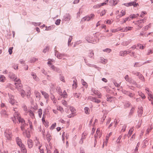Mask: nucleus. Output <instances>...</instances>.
I'll return each instance as SVG.
<instances>
[{"label":"nucleus","instance_id":"1","mask_svg":"<svg viewBox=\"0 0 153 153\" xmlns=\"http://www.w3.org/2000/svg\"><path fill=\"white\" fill-rule=\"evenodd\" d=\"M14 117V118L12 119L14 123L16 122V119H17L19 123H21L22 124L21 127L22 131H23L24 130L27 128L28 125L25 123V120L21 118L20 115L18 113L15 112Z\"/></svg>","mask_w":153,"mask_h":153},{"label":"nucleus","instance_id":"2","mask_svg":"<svg viewBox=\"0 0 153 153\" xmlns=\"http://www.w3.org/2000/svg\"><path fill=\"white\" fill-rule=\"evenodd\" d=\"M15 82V84L16 88L19 91H21L22 89V85L21 83L20 80L17 78H16L14 80Z\"/></svg>","mask_w":153,"mask_h":153},{"label":"nucleus","instance_id":"3","mask_svg":"<svg viewBox=\"0 0 153 153\" xmlns=\"http://www.w3.org/2000/svg\"><path fill=\"white\" fill-rule=\"evenodd\" d=\"M12 131L11 130L8 129L6 130L5 132V135L6 138L9 140H11L12 139Z\"/></svg>","mask_w":153,"mask_h":153},{"label":"nucleus","instance_id":"4","mask_svg":"<svg viewBox=\"0 0 153 153\" xmlns=\"http://www.w3.org/2000/svg\"><path fill=\"white\" fill-rule=\"evenodd\" d=\"M10 97L9 102L12 105H17V102L13 98V96L9 95Z\"/></svg>","mask_w":153,"mask_h":153},{"label":"nucleus","instance_id":"5","mask_svg":"<svg viewBox=\"0 0 153 153\" xmlns=\"http://www.w3.org/2000/svg\"><path fill=\"white\" fill-rule=\"evenodd\" d=\"M145 90L147 91L146 93L148 95V99L149 100H152L151 99L153 97L152 92L149 90L148 88H146Z\"/></svg>","mask_w":153,"mask_h":153},{"label":"nucleus","instance_id":"6","mask_svg":"<svg viewBox=\"0 0 153 153\" xmlns=\"http://www.w3.org/2000/svg\"><path fill=\"white\" fill-rule=\"evenodd\" d=\"M145 21L144 19H142L138 20L136 22V24L140 28L143 27L142 24L144 23Z\"/></svg>","mask_w":153,"mask_h":153},{"label":"nucleus","instance_id":"7","mask_svg":"<svg viewBox=\"0 0 153 153\" xmlns=\"http://www.w3.org/2000/svg\"><path fill=\"white\" fill-rule=\"evenodd\" d=\"M70 110L72 114L68 116L69 117H73L74 115V114L76 113V110L75 108L72 107H70Z\"/></svg>","mask_w":153,"mask_h":153},{"label":"nucleus","instance_id":"8","mask_svg":"<svg viewBox=\"0 0 153 153\" xmlns=\"http://www.w3.org/2000/svg\"><path fill=\"white\" fill-rule=\"evenodd\" d=\"M35 142L36 143V145L37 147H38V149H40V148H41L42 146V144L39 142V139L36 138V139L35 140Z\"/></svg>","mask_w":153,"mask_h":153},{"label":"nucleus","instance_id":"9","mask_svg":"<svg viewBox=\"0 0 153 153\" xmlns=\"http://www.w3.org/2000/svg\"><path fill=\"white\" fill-rule=\"evenodd\" d=\"M16 142L17 145L20 147H22L24 145L22 143L21 139L17 137L16 139Z\"/></svg>","mask_w":153,"mask_h":153},{"label":"nucleus","instance_id":"10","mask_svg":"<svg viewBox=\"0 0 153 153\" xmlns=\"http://www.w3.org/2000/svg\"><path fill=\"white\" fill-rule=\"evenodd\" d=\"M130 53L129 51H121L120 53V55L122 56H125L127 55V54Z\"/></svg>","mask_w":153,"mask_h":153},{"label":"nucleus","instance_id":"11","mask_svg":"<svg viewBox=\"0 0 153 153\" xmlns=\"http://www.w3.org/2000/svg\"><path fill=\"white\" fill-rule=\"evenodd\" d=\"M93 92L99 98H101L102 97V94L98 90H96L95 89H93L92 90Z\"/></svg>","mask_w":153,"mask_h":153},{"label":"nucleus","instance_id":"12","mask_svg":"<svg viewBox=\"0 0 153 153\" xmlns=\"http://www.w3.org/2000/svg\"><path fill=\"white\" fill-rule=\"evenodd\" d=\"M89 98L91 101L97 103H99L101 102L100 100H98L95 97H90Z\"/></svg>","mask_w":153,"mask_h":153},{"label":"nucleus","instance_id":"13","mask_svg":"<svg viewBox=\"0 0 153 153\" xmlns=\"http://www.w3.org/2000/svg\"><path fill=\"white\" fill-rule=\"evenodd\" d=\"M101 134L100 129L99 128L97 129L96 132V134L95 135V137H96L97 138H100L101 137Z\"/></svg>","mask_w":153,"mask_h":153},{"label":"nucleus","instance_id":"14","mask_svg":"<svg viewBox=\"0 0 153 153\" xmlns=\"http://www.w3.org/2000/svg\"><path fill=\"white\" fill-rule=\"evenodd\" d=\"M1 116L4 117H8V114L5 110H2L1 112Z\"/></svg>","mask_w":153,"mask_h":153},{"label":"nucleus","instance_id":"15","mask_svg":"<svg viewBox=\"0 0 153 153\" xmlns=\"http://www.w3.org/2000/svg\"><path fill=\"white\" fill-rule=\"evenodd\" d=\"M34 94L36 97L37 98V99L39 100L40 98V93L37 91H34Z\"/></svg>","mask_w":153,"mask_h":153},{"label":"nucleus","instance_id":"16","mask_svg":"<svg viewBox=\"0 0 153 153\" xmlns=\"http://www.w3.org/2000/svg\"><path fill=\"white\" fill-rule=\"evenodd\" d=\"M23 134L24 135L26 136L28 138L30 137V132L27 130L23 131Z\"/></svg>","mask_w":153,"mask_h":153},{"label":"nucleus","instance_id":"17","mask_svg":"<svg viewBox=\"0 0 153 153\" xmlns=\"http://www.w3.org/2000/svg\"><path fill=\"white\" fill-rule=\"evenodd\" d=\"M143 113V108L142 107H140L138 108V115L140 116H142Z\"/></svg>","mask_w":153,"mask_h":153},{"label":"nucleus","instance_id":"18","mask_svg":"<svg viewBox=\"0 0 153 153\" xmlns=\"http://www.w3.org/2000/svg\"><path fill=\"white\" fill-rule=\"evenodd\" d=\"M27 144L29 148H31L32 147L33 144L32 140L29 139L27 140Z\"/></svg>","mask_w":153,"mask_h":153},{"label":"nucleus","instance_id":"19","mask_svg":"<svg viewBox=\"0 0 153 153\" xmlns=\"http://www.w3.org/2000/svg\"><path fill=\"white\" fill-rule=\"evenodd\" d=\"M31 75L33 76V78L36 81H38L39 80V78L36 75L35 73L32 72L31 73Z\"/></svg>","mask_w":153,"mask_h":153},{"label":"nucleus","instance_id":"20","mask_svg":"<svg viewBox=\"0 0 153 153\" xmlns=\"http://www.w3.org/2000/svg\"><path fill=\"white\" fill-rule=\"evenodd\" d=\"M41 93L42 95H43L44 97H45V98L46 99H47L49 98V95L48 94V93H46V92L45 91H41Z\"/></svg>","mask_w":153,"mask_h":153},{"label":"nucleus","instance_id":"21","mask_svg":"<svg viewBox=\"0 0 153 153\" xmlns=\"http://www.w3.org/2000/svg\"><path fill=\"white\" fill-rule=\"evenodd\" d=\"M46 136L47 140L48 142H49L51 139V137L49 132H47Z\"/></svg>","mask_w":153,"mask_h":153},{"label":"nucleus","instance_id":"22","mask_svg":"<svg viewBox=\"0 0 153 153\" xmlns=\"http://www.w3.org/2000/svg\"><path fill=\"white\" fill-rule=\"evenodd\" d=\"M71 18L70 15L69 14H67L65 16V18L64 19L65 21H68Z\"/></svg>","mask_w":153,"mask_h":153},{"label":"nucleus","instance_id":"23","mask_svg":"<svg viewBox=\"0 0 153 153\" xmlns=\"http://www.w3.org/2000/svg\"><path fill=\"white\" fill-rule=\"evenodd\" d=\"M152 127L151 126L149 125L148 128L146 131V134H148L149 132L152 130Z\"/></svg>","mask_w":153,"mask_h":153},{"label":"nucleus","instance_id":"24","mask_svg":"<svg viewBox=\"0 0 153 153\" xmlns=\"http://www.w3.org/2000/svg\"><path fill=\"white\" fill-rule=\"evenodd\" d=\"M90 19H91V18H90V17L86 16L84 18H83L82 19V21H88Z\"/></svg>","mask_w":153,"mask_h":153},{"label":"nucleus","instance_id":"25","mask_svg":"<svg viewBox=\"0 0 153 153\" xmlns=\"http://www.w3.org/2000/svg\"><path fill=\"white\" fill-rule=\"evenodd\" d=\"M106 4V2H104L100 4H97L96 5H95L94 7L97 8H99L101 6H103V5H105Z\"/></svg>","mask_w":153,"mask_h":153},{"label":"nucleus","instance_id":"26","mask_svg":"<svg viewBox=\"0 0 153 153\" xmlns=\"http://www.w3.org/2000/svg\"><path fill=\"white\" fill-rule=\"evenodd\" d=\"M111 31L112 33H115L119 31H121V28L119 27L116 29H112L111 30Z\"/></svg>","mask_w":153,"mask_h":153},{"label":"nucleus","instance_id":"27","mask_svg":"<svg viewBox=\"0 0 153 153\" xmlns=\"http://www.w3.org/2000/svg\"><path fill=\"white\" fill-rule=\"evenodd\" d=\"M6 80L5 77L2 75H0V81L1 82H4Z\"/></svg>","mask_w":153,"mask_h":153},{"label":"nucleus","instance_id":"28","mask_svg":"<svg viewBox=\"0 0 153 153\" xmlns=\"http://www.w3.org/2000/svg\"><path fill=\"white\" fill-rule=\"evenodd\" d=\"M51 68L54 71H56L57 72H59L60 70L59 69L55 67L54 65H51Z\"/></svg>","mask_w":153,"mask_h":153},{"label":"nucleus","instance_id":"29","mask_svg":"<svg viewBox=\"0 0 153 153\" xmlns=\"http://www.w3.org/2000/svg\"><path fill=\"white\" fill-rule=\"evenodd\" d=\"M60 95L62 96L63 98H66L67 97V94L65 91H64L62 93V94Z\"/></svg>","mask_w":153,"mask_h":153},{"label":"nucleus","instance_id":"30","mask_svg":"<svg viewBox=\"0 0 153 153\" xmlns=\"http://www.w3.org/2000/svg\"><path fill=\"white\" fill-rule=\"evenodd\" d=\"M38 113L39 117L41 118L42 113V110L41 109H39L38 110Z\"/></svg>","mask_w":153,"mask_h":153},{"label":"nucleus","instance_id":"31","mask_svg":"<svg viewBox=\"0 0 153 153\" xmlns=\"http://www.w3.org/2000/svg\"><path fill=\"white\" fill-rule=\"evenodd\" d=\"M134 129L133 127L131 128L128 131V135L130 137L132 133V132L134 131Z\"/></svg>","mask_w":153,"mask_h":153},{"label":"nucleus","instance_id":"32","mask_svg":"<svg viewBox=\"0 0 153 153\" xmlns=\"http://www.w3.org/2000/svg\"><path fill=\"white\" fill-rule=\"evenodd\" d=\"M57 54V57L59 59H61L64 56V55L62 54L57 53L56 54V56Z\"/></svg>","mask_w":153,"mask_h":153},{"label":"nucleus","instance_id":"33","mask_svg":"<svg viewBox=\"0 0 153 153\" xmlns=\"http://www.w3.org/2000/svg\"><path fill=\"white\" fill-rule=\"evenodd\" d=\"M85 112V114H89L90 110L88 108L85 107L84 109Z\"/></svg>","mask_w":153,"mask_h":153},{"label":"nucleus","instance_id":"34","mask_svg":"<svg viewBox=\"0 0 153 153\" xmlns=\"http://www.w3.org/2000/svg\"><path fill=\"white\" fill-rule=\"evenodd\" d=\"M138 94L139 96H140L142 98L145 99L146 98V97L142 93V92L141 91H139L138 92Z\"/></svg>","mask_w":153,"mask_h":153},{"label":"nucleus","instance_id":"35","mask_svg":"<svg viewBox=\"0 0 153 153\" xmlns=\"http://www.w3.org/2000/svg\"><path fill=\"white\" fill-rule=\"evenodd\" d=\"M20 92V93L21 94V96L23 97H24L25 96V92L24 90L23 89L21 90V91H19Z\"/></svg>","mask_w":153,"mask_h":153},{"label":"nucleus","instance_id":"36","mask_svg":"<svg viewBox=\"0 0 153 153\" xmlns=\"http://www.w3.org/2000/svg\"><path fill=\"white\" fill-rule=\"evenodd\" d=\"M107 99V101L109 102H111L113 100V98L112 97L109 96H108Z\"/></svg>","mask_w":153,"mask_h":153},{"label":"nucleus","instance_id":"37","mask_svg":"<svg viewBox=\"0 0 153 153\" xmlns=\"http://www.w3.org/2000/svg\"><path fill=\"white\" fill-rule=\"evenodd\" d=\"M31 94V90L30 89L27 91L26 94V95L27 98H29L30 97V94Z\"/></svg>","mask_w":153,"mask_h":153},{"label":"nucleus","instance_id":"38","mask_svg":"<svg viewBox=\"0 0 153 153\" xmlns=\"http://www.w3.org/2000/svg\"><path fill=\"white\" fill-rule=\"evenodd\" d=\"M21 148V151L23 153H27V151L25 149L24 145L22 147H20Z\"/></svg>","mask_w":153,"mask_h":153},{"label":"nucleus","instance_id":"39","mask_svg":"<svg viewBox=\"0 0 153 153\" xmlns=\"http://www.w3.org/2000/svg\"><path fill=\"white\" fill-rule=\"evenodd\" d=\"M87 135V134L86 133H83L82 134V138L81 139V140H82V143H83V139H84L86 138V135Z\"/></svg>","mask_w":153,"mask_h":153},{"label":"nucleus","instance_id":"40","mask_svg":"<svg viewBox=\"0 0 153 153\" xmlns=\"http://www.w3.org/2000/svg\"><path fill=\"white\" fill-rule=\"evenodd\" d=\"M121 31L122 32H127L128 31V29L127 27H124L122 28H121Z\"/></svg>","mask_w":153,"mask_h":153},{"label":"nucleus","instance_id":"41","mask_svg":"<svg viewBox=\"0 0 153 153\" xmlns=\"http://www.w3.org/2000/svg\"><path fill=\"white\" fill-rule=\"evenodd\" d=\"M56 90L57 91L58 94L60 95L61 94H62V90L60 88L57 87V88L56 89Z\"/></svg>","mask_w":153,"mask_h":153},{"label":"nucleus","instance_id":"42","mask_svg":"<svg viewBox=\"0 0 153 153\" xmlns=\"http://www.w3.org/2000/svg\"><path fill=\"white\" fill-rule=\"evenodd\" d=\"M130 4V6L133 5L134 7H136L137 5H138V3H136L135 2H131Z\"/></svg>","mask_w":153,"mask_h":153},{"label":"nucleus","instance_id":"43","mask_svg":"<svg viewBox=\"0 0 153 153\" xmlns=\"http://www.w3.org/2000/svg\"><path fill=\"white\" fill-rule=\"evenodd\" d=\"M56 126V123H54L51 126V127L50 128V129L51 130H53V129H54L55 127Z\"/></svg>","mask_w":153,"mask_h":153},{"label":"nucleus","instance_id":"44","mask_svg":"<svg viewBox=\"0 0 153 153\" xmlns=\"http://www.w3.org/2000/svg\"><path fill=\"white\" fill-rule=\"evenodd\" d=\"M57 110L59 111H61V113H62L64 111L63 108L60 106H59V107H57Z\"/></svg>","mask_w":153,"mask_h":153},{"label":"nucleus","instance_id":"45","mask_svg":"<svg viewBox=\"0 0 153 153\" xmlns=\"http://www.w3.org/2000/svg\"><path fill=\"white\" fill-rule=\"evenodd\" d=\"M22 107H23V110L25 112H26V113H27V112H28L27 108L26 106V105H23Z\"/></svg>","mask_w":153,"mask_h":153},{"label":"nucleus","instance_id":"46","mask_svg":"<svg viewBox=\"0 0 153 153\" xmlns=\"http://www.w3.org/2000/svg\"><path fill=\"white\" fill-rule=\"evenodd\" d=\"M138 48H139L140 49H144V47L141 44H138L137 45V46Z\"/></svg>","mask_w":153,"mask_h":153},{"label":"nucleus","instance_id":"47","mask_svg":"<svg viewBox=\"0 0 153 153\" xmlns=\"http://www.w3.org/2000/svg\"><path fill=\"white\" fill-rule=\"evenodd\" d=\"M137 17V16H136V15H135L134 14H131L129 16V17L132 19L135 18Z\"/></svg>","mask_w":153,"mask_h":153},{"label":"nucleus","instance_id":"48","mask_svg":"<svg viewBox=\"0 0 153 153\" xmlns=\"http://www.w3.org/2000/svg\"><path fill=\"white\" fill-rule=\"evenodd\" d=\"M61 21V20L60 19H58L56 21L55 23L56 25H59L60 24Z\"/></svg>","mask_w":153,"mask_h":153},{"label":"nucleus","instance_id":"49","mask_svg":"<svg viewBox=\"0 0 153 153\" xmlns=\"http://www.w3.org/2000/svg\"><path fill=\"white\" fill-rule=\"evenodd\" d=\"M62 103L65 106H66L68 104L67 102L64 100H62Z\"/></svg>","mask_w":153,"mask_h":153},{"label":"nucleus","instance_id":"50","mask_svg":"<svg viewBox=\"0 0 153 153\" xmlns=\"http://www.w3.org/2000/svg\"><path fill=\"white\" fill-rule=\"evenodd\" d=\"M49 50V47H47L45 49H44L43 51V52L45 53L47 52Z\"/></svg>","mask_w":153,"mask_h":153},{"label":"nucleus","instance_id":"51","mask_svg":"<svg viewBox=\"0 0 153 153\" xmlns=\"http://www.w3.org/2000/svg\"><path fill=\"white\" fill-rule=\"evenodd\" d=\"M13 48V47H10L9 49L8 52L10 54H11L13 52L12 50Z\"/></svg>","mask_w":153,"mask_h":153},{"label":"nucleus","instance_id":"52","mask_svg":"<svg viewBox=\"0 0 153 153\" xmlns=\"http://www.w3.org/2000/svg\"><path fill=\"white\" fill-rule=\"evenodd\" d=\"M43 123L45 127H48V122L47 121Z\"/></svg>","mask_w":153,"mask_h":153},{"label":"nucleus","instance_id":"53","mask_svg":"<svg viewBox=\"0 0 153 153\" xmlns=\"http://www.w3.org/2000/svg\"><path fill=\"white\" fill-rule=\"evenodd\" d=\"M94 55V53L92 51H91L88 54V56L90 57H92Z\"/></svg>","mask_w":153,"mask_h":153},{"label":"nucleus","instance_id":"54","mask_svg":"<svg viewBox=\"0 0 153 153\" xmlns=\"http://www.w3.org/2000/svg\"><path fill=\"white\" fill-rule=\"evenodd\" d=\"M73 88H76L77 87V83L75 81H74V84L73 85Z\"/></svg>","mask_w":153,"mask_h":153},{"label":"nucleus","instance_id":"55","mask_svg":"<svg viewBox=\"0 0 153 153\" xmlns=\"http://www.w3.org/2000/svg\"><path fill=\"white\" fill-rule=\"evenodd\" d=\"M146 14V12L145 11L142 12L140 16L141 17H143L144 16V15Z\"/></svg>","mask_w":153,"mask_h":153},{"label":"nucleus","instance_id":"56","mask_svg":"<svg viewBox=\"0 0 153 153\" xmlns=\"http://www.w3.org/2000/svg\"><path fill=\"white\" fill-rule=\"evenodd\" d=\"M29 115H30L32 117H33L34 115V114L33 113L32 111L30 110L29 111Z\"/></svg>","mask_w":153,"mask_h":153},{"label":"nucleus","instance_id":"57","mask_svg":"<svg viewBox=\"0 0 153 153\" xmlns=\"http://www.w3.org/2000/svg\"><path fill=\"white\" fill-rule=\"evenodd\" d=\"M152 53H153V49L149 50L147 53V54L149 55Z\"/></svg>","mask_w":153,"mask_h":153},{"label":"nucleus","instance_id":"58","mask_svg":"<svg viewBox=\"0 0 153 153\" xmlns=\"http://www.w3.org/2000/svg\"><path fill=\"white\" fill-rule=\"evenodd\" d=\"M114 122L115 123V127H116L117 125V124L119 122L118 120H117V119H115Z\"/></svg>","mask_w":153,"mask_h":153},{"label":"nucleus","instance_id":"59","mask_svg":"<svg viewBox=\"0 0 153 153\" xmlns=\"http://www.w3.org/2000/svg\"><path fill=\"white\" fill-rule=\"evenodd\" d=\"M53 62V60L52 59H49L48 62V64L51 65L52 64V62Z\"/></svg>","mask_w":153,"mask_h":153},{"label":"nucleus","instance_id":"60","mask_svg":"<svg viewBox=\"0 0 153 153\" xmlns=\"http://www.w3.org/2000/svg\"><path fill=\"white\" fill-rule=\"evenodd\" d=\"M82 84L83 85H85V86H87V84L86 82H85L84 80L82 79Z\"/></svg>","mask_w":153,"mask_h":153},{"label":"nucleus","instance_id":"61","mask_svg":"<svg viewBox=\"0 0 153 153\" xmlns=\"http://www.w3.org/2000/svg\"><path fill=\"white\" fill-rule=\"evenodd\" d=\"M122 137V136H121V135L119 136V137H118L117 139V140L116 141H117V143H119L120 142V139H121Z\"/></svg>","mask_w":153,"mask_h":153},{"label":"nucleus","instance_id":"62","mask_svg":"<svg viewBox=\"0 0 153 153\" xmlns=\"http://www.w3.org/2000/svg\"><path fill=\"white\" fill-rule=\"evenodd\" d=\"M106 13V11L105 10H103L101 13L100 14L101 16H103Z\"/></svg>","mask_w":153,"mask_h":153},{"label":"nucleus","instance_id":"63","mask_svg":"<svg viewBox=\"0 0 153 153\" xmlns=\"http://www.w3.org/2000/svg\"><path fill=\"white\" fill-rule=\"evenodd\" d=\"M126 125H124L123 127V128L121 129V131L122 132H124L125 131V130L126 129Z\"/></svg>","mask_w":153,"mask_h":153},{"label":"nucleus","instance_id":"64","mask_svg":"<svg viewBox=\"0 0 153 153\" xmlns=\"http://www.w3.org/2000/svg\"><path fill=\"white\" fill-rule=\"evenodd\" d=\"M151 26V25L150 24H149V25H147L145 27V29L146 30H148L149 28H150Z\"/></svg>","mask_w":153,"mask_h":153}]
</instances>
